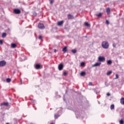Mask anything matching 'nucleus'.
Returning <instances> with one entry per match:
<instances>
[{
    "label": "nucleus",
    "mask_w": 124,
    "mask_h": 124,
    "mask_svg": "<svg viewBox=\"0 0 124 124\" xmlns=\"http://www.w3.org/2000/svg\"><path fill=\"white\" fill-rule=\"evenodd\" d=\"M101 46L104 49H108L109 48V43L107 41H103L101 44Z\"/></svg>",
    "instance_id": "nucleus-1"
},
{
    "label": "nucleus",
    "mask_w": 124,
    "mask_h": 124,
    "mask_svg": "<svg viewBox=\"0 0 124 124\" xmlns=\"http://www.w3.org/2000/svg\"><path fill=\"white\" fill-rule=\"evenodd\" d=\"M98 62H105V57L103 56H99L98 58Z\"/></svg>",
    "instance_id": "nucleus-2"
},
{
    "label": "nucleus",
    "mask_w": 124,
    "mask_h": 124,
    "mask_svg": "<svg viewBox=\"0 0 124 124\" xmlns=\"http://www.w3.org/2000/svg\"><path fill=\"white\" fill-rule=\"evenodd\" d=\"M6 65V62L4 61H2L0 62V67H3Z\"/></svg>",
    "instance_id": "nucleus-3"
},
{
    "label": "nucleus",
    "mask_w": 124,
    "mask_h": 124,
    "mask_svg": "<svg viewBox=\"0 0 124 124\" xmlns=\"http://www.w3.org/2000/svg\"><path fill=\"white\" fill-rule=\"evenodd\" d=\"M38 28L40 30H44L45 29V27L44 26V24L42 23H39L38 26Z\"/></svg>",
    "instance_id": "nucleus-4"
},
{
    "label": "nucleus",
    "mask_w": 124,
    "mask_h": 124,
    "mask_svg": "<svg viewBox=\"0 0 124 124\" xmlns=\"http://www.w3.org/2000/svg\"><path fill=\"white\" fill-rule=\"evenodd\" d=\"M101 64V62H96L95 64L92 65L93 67H97V66H100Z\"/></svg>",
    "instance_id": "nucleus-5"
},
{
    "label": "nucleus",
    "mask_w": 124,
    "mask_h": 124,
    "mask_svg": "<svg viewBox=\"0 0 124 124\" xmlns=\"http://www.w3.org/2000/svg\"><path fill=\"white\" fill-rule=\"evenodd\" d=\"M58 69L59 70H62L63 69V64L61 63L58 65Z\"/></svg>",
    "instance_id": "nucleus-6"
},
{
    "label": "nucleus",
    "mask_w": 124,
    "mask_h": 124,
    "mask_svg": "<svg viewBox=\"0 0 124 124\" xmlns=\"http://www.w3.org/2000/svg\"><path fill=\"white\" fill-rule=\"evenodd\" d=\"M14 12L15 14H20V13H21V11H20L19 9H15Z\"/></svg>",
    "instance_id": "nucleus-7"
},
{
    "label": "nucleus",
    "mask_w": 124,
    "mask_h": 124,
    "mask_svg": "<svg viewBox=\"0 0 124 124\" xmlns=\"http://www.w3.org/2000/svg\"><path fill=\"white\" fill-rule=\"evenodd\" d=\"M62 51L63 53H66L67 52V46H65L63 48Z\"/></svg>",
    "instance_id": "nucleus-8"
},
{
    "label": "nucleus",
    "mask_w": 124,
    "mask_h": 124,
    "mask_svg": "<svg viewBox=\"0 0 124 124\" xmlns=\"http://www.w3.org/2000/svg\"><path fill=\"white\" fill-rule=\"evenodd\" d=\"M8 103H5V102H4L3 103H1L0 104V106H3V105H4V106H8Z\"/></svg>",
    "instance_id": "nucleus-9"
},
{
    "label": "nucleus",
    "mask_w": 124,
    "mask_h": 124,
    "mask_svg": "<svg viewBox=\"0 0 124 124\" xmlns=\"http://www.w3.org/2000/svg\"><path fill=\"white\" fill-rule=\"evenodd\" d=\"M62 24H63V21H59L57 23V25L58 26H62Z\"/></svg>",
    "instance_id": "nucleus-10"
},
{
    "label": "nucleus",
    "mask_w": 124,
    "mask_h": 124,
    "mask_svg": "<svg viewBox=\"0 0 124 124\" xmlns=\"http://www.w3.org/2000/svg\"><path fill=\"white\" fill-rule=\"evenodd\" d=\"M35 67L36 69H39V68H40V65L39 64H36L35 66Z\"/></svg>",
    "instance_id": "nucleus-11"
},
{
    "label": "nucleus",
    "mask_w": 124,
    "mask_h": 124,
    "mask_svg": "<svg viewBox=\"0 0 124 124\" xmlns=\"http://www.w3.org/2000/svg\"><path fill=\"white\" fill-rule=\"evenodd\" d=\"M60 114L59 113H56L54 114V118L55 119H57L58 118H59V117H60Z\"/></svg>",
    "instance_id": "nucleus-12"
},
{
    "label": "nucleus",
    "mask_w": 124,
    "mask_h": 124,
    "mask_svg": "<svg viewBox=\"0 0 124 124\" xmlns=\"http://www.w3.org/2000/svg\"><path fill=\"white\" fill-rule=\"evenodd\" d=\"M106 11H107V14H108V15H109V14H110V13H111L110 10V8H108L107 9Z\"/></svg>",
    "instance_id": "nucleus-13"
},
{
    "label": "nucleus",
    "mask_w": 124,
    "mask_h": 124,
    "mask_svg": "<svg viewBox=\"0 0 124 124\" xmlns=\"http://www.w3.org/2000/svg\"><path fill=\"white\" fill-rule=\"evenodd\" d=\"M16 47H17V45H16V44H11L12 48H16Z\"/></svg>",
    "instance_id": "nucleus-14"
},
{
    "label": "nucleus",
    "mask_w": 124,
    "mask_h": 124,
    "mask_svg": "<svg viewBox=\"0 0 124 124\" xmlns=\"http://www.w3.org/2000/svg\"><path fill=\"white\" fill-rule=\"evenodd\" d=\"M107 64H108V65H110L111 64H112V61L110 60H108L107 62Z\"/></svg>",
    "instance_id": "nucleus-15"
},
{
    "label": "nucleus",
    "mask_w": 124,
    "mask_h": 124,
    "mask_svg": "<svg viewBox=\"0 0 124 124\" xmlns=\"http://www.w3.org/2000/svg\"><path fill=\"white\" fill-rule=\"evenodd\" d=\"M120 102L122 104L124 105V98H122L120 100Z\"/></svg>",
    "instance_id": "nucleus-16"
},
{
    "label": "nucleus",
    "mask_w": 124,
    "mask_h": 124,
    "mask_svg": "<svg viewBox=\"0 0 124 124\" xmlns=\"http://www.w3.org/2000/svg\"><path fill=\"white\" fill-rule=\"evenodd\" d=\"M85 75H86V72H81L80 73V76H81L84 77V76H85Z\"/></svg>",
    "instance_id": "nucleus-17"
},
{
    "label": "nucleus",
    "mask_w": 124,
    "mask_h": 124,
    "mask_svg": "<svg viewBox=\"0 0 124 124\" xmlns=\"http://www.w3.org/2000/svg\"><path fill=\"white\" fill-rule=\"evenodd\" d=\"M1 37H2V38L6 37V33H3L1 35Z\"/></svg>",
    "instance_id": "nucleus-18"
},
{
    "label": "nucleus",
    "mask_w": 124,
    "mask_h": 124,
    "mask_svg": "<svg viewBox=\"0 0 124 124\" xmlns=\"http://www.w3.org/2000/svg\"><path fill=\"white\" fill-rule=\"evenodd\" d=\"M68 18L69 19H73V16L71 15H68Z\"/></svg>",
    "instance_id": "nucleus-19"
},
{
    "label": "nucleus",
    "mask_w": 124,
    "mask_h": 124,
    "mask_svg": "<svg viewBox=\"0 0 124 124\" xmlns=\"http://www.w3.org/2000/svg\"><path fill=\"white\" fill-rule=\"evenodd\" d=\"M84 26L85 27H90L91 25L88 22H85Z\"/></svg>",
    "instance_id": "nucleus-20"
},
{
    "label": "nucleus",
    "mask_w": 124,
    "mask_h": 124,
    "mask_svg": "<svg viewBox=\"0 0 124 124\" xmlns=\"http://www.w3.org/2000/svg\"><path fill=\"white\" fill-rule=\"evenodd\" d=\"M111 74H112V71H108L107 73V75H108V76H109V75H111Z\"/></svg>",
    "instance_id": "nucleus-21"
},
{
    "label": "nucleus",
    "mask_w": 124,
    "mask_h": 124,
    "mask_svg": "<svg viewBox=\"0 0 124 124\" xmlns=\"http://www.w3.org/2000/svg\"><path fill=\"white\" fill-rule=\"evenodd\" d=\"M6 81L7 83H10V82H11V79L9 78H6Z\"/></svg>",
    "instance_id": "nucleus-22"
},
{
    "label": "nucleus",
    "mask_w": 124,
    "mask_h": 124,
    "mask_svg": "<svg viewBox=\"0 0 124 124\" xmlns=\"http://www.w3.org/2000/svg\"><path fill=\"white\" fill-rule=\"evenodd\" d=\"M97 17H101L102 16V14L101 13H99L98 14H96Z\"/></svg>",
    "instance_id": "nucleus-23"
},
{
    "label": "nucleus",
    "mask_w": 124,
    "mask_h": 124,
    "mask_svg": "<svg viewBox=\"0 0 124 124\" xmlns=\"http://www.w3.org/2000/svg\"><path fill=\"white\" fill-rule=\"evenodd\" d=\"M114 108H115V105H111L110 106V109H111V110H113V109H114Z\"/></svg>",
    "instance_id": "nucleus-24"
},
{
    "label": "nucleus",
    "mask_w": 124,
    "mask_h": 124,
    "mask_svg": "<svg viewBox=\"0 0 124 124\" xmlns=\"http://www.w3.org/2000/svg\"><path fill=\"white\" fill-rule=\"evenodd\" d=\"M80 66H85V62H82L80 63Z\"/></svg>",
    "instance_id": "nucleus-25"
},
{
    "label": "nucleus",
    "mask_w": 124,
    "mask_h": 124,
    "mask_svg": "<svg viewBox=\"0 0 124 124\" xmlns=\"http://www.w3.org/2000/svg\"><path fill=\"white\" fill-rule=\"evenodd\" d=\"M63 75L64 76H66V75H67V72L66 71L63 72Z\"/></svg>",
    "instance_id": "nucleus-26"
},
{
    "label": "nucleus",
    "mask_w": 124,
    "mask_h": 124,
    "mask_svg": "<svg viewBox=\"0 0 124 124\" xmlns=\"http://www.w3.org/2000/svg\"><path fill=\"white\" fill-rule=\"evenodd\" d=\"M49 0L50 4H53V3H54V0Z\"/></svg>",
    "instance_id": "nucleus-27"
},
{
    "label": "nucleus",
    "mask_w": 124,
    "mask_h": 124,
    "mask_svg": "<svg viewBox=\"0 0 124 124\" xmlns=\"http://www.w3.org/2000/svg\"><path fill=\"white\" fill-rule=\"evenodd\" d=\"M72 52L73 53V54H75L77 52L76 49H72Z\"/></svg>",
    "instance_id": "nucleus-28"
},
{
    "label": "nucleus",
    "mask_w": 124,
    "mask_h": 124,
    "mask_svg": "<svg viewBox=\"0 0 124 124\" xmlns=\"http://www.w3.org/2000/svg\"><path fill=\"white\" fill-rule=\"evenodd\" d=\"M120 124H124V120H121L119 121Z\"/></svg>",
    "instance_id": "nucleus-29"
},
{
    "label": "nucleus",
    "mask_w": 124,
    "mask_h": 124,
    "mask_svg": "<svg viewBox=\"0 0 124 124\" xmlns=\"http://www.w3.org/2000/svg\"><path fill=\"white\" fill-rule=\"evenodd\" d=\"M115 79H119V75L116 74V77Z\"/></svg>",
    "instance_id": "nucleus-30"
},
{
    "label": "nucleus",
    "mask_w": 124,
    "mask_h": 124,
    "mask_svg": "<svg viewBox=\"0 0 124 124\" xmlns=\"http://www.w3.org/2000/svg\"><path fill=\"white\" fill-rule=\"evenodd\" d=\"M3 44V42H2V40H0V45H2Z\"/></svg>",
    "instance_id": "nucleus-31"
},
{
    "label": "nucleus",
    "mask_w": 124,
    "mask_h": 124,
    "mask_svg": "<svg viewBox=\"0 0 124 124\" xmlns=\"http://www.w3.org/2000/svg\"><path fill=\"white\" fill-rule=\"evenodd\" d=\"M39 39H42V36L41 35L39 36Z\"/></svg>",
    "instance_id": "nucleus-32"
},
{
    "label": "nucleus",
    "mask_w": 124,
    "mask_h": 124,
    "mask_svg": "<svg viewBox=\"0 0 124 124\" xmlns=\"http://www.w3.org/2000/svg\"><path fill=\"white\" fill-rule=\"evenodd\" d=\"M92 85H93V83H92V82L89 83V86H92Z\"/></svg>",
    "instance_id": "nucleus-33"
},
{
    "label": "nucleus",
    "mask_w": 124,
    "mask_h": 124,
    "mask_svg": "<svg viewBox=\"0 0 124 124\" xmlns=\"http://www.w3.org/2000/svg\"><path fill=\"white\" fill-rule=\"evenodd\" d=\"M112 46L114 48H116V45L115 44H113Z\"/></svg>",
    "instance_id": "nucleus-34"
},
{
    "label": "nucleus",
    "mask_w": 124,
    "mask_h": 124,
    "mask_svg": "<svg viewBox=\"0 0 124 124\" xmlns=\"http://www.w3.org/2000/svg\"><path fill=\"white\" fill-rule=\"evenodd\" d=\"M106 24H107L108 25V24H109V21L106 20Z\"/></svg>",
    "instance_id": "nucleus-35"
},
{
    "label": "nucleus",
    "mask_w": 124,
    "mask_h": 124,
    "mask_svg": "<svg viewBox=\"0 0 124 124\" xmlns=\"http://www.w3.org/2000/svg\"><path fill=\"white\" fill-rule=\"evenodd\" d=\"M107 95H108V96H110V95H111V94H110V93H107Z\"/></svg>",
    "instance_id": "nucleus-36"
},
{
    "label": "nucleus",
    "mask_w": 124,
    "mask_h": 124,
    "mask_svg": "<svg viewBox=\"0 0 124 124\" xmlns=\"http://www.w3.org/2000/svg\"><path fill=\"white\" fill-rule=\"evenodd\" d=\"M54 53H57V49H54Z\"/></svg>",
    "instance_id": "nucleus-37"
},
{
    "label": "nucleus",
    "mask_w": 124,
    "mask_h": 124,
    "mask_svg": "<svg viewBox=\"0 0 124 124\" xmlns=\"http://www.w3.org/2000/svg\"><path fill=\"white\" fill-rule=\"evenodd\" d=\"M95 93H96V94H98V93H99V92H97L96 91H95Z\"/></svg>",
    "instance_id": "nucleus-38"
},
{
    "label": "nucleus",
    "mask_w": 124,
    "mask_h": 124,
    "mask_svg": "<svg viewBox=\"0 0 124 124\" xmlns=\"http://www.w3.org/2000/svg\"><path fill=\"white\" fill-rule=\"evenodd\" d=\"M20 81H21V84H20V85H22V84H23V83H22V79L20 80Z\"/></svg>",
    "instance_id": "nucleus-39"
},
{
    "label": "nucleus",
    "mask_w": 124,
    "mask_h": 124,
    "mask_svg": "<svg viewBox=\"0 0 124 124\" xmlns=\"http://www.w3.org/2000/svg\"><path fill=\"white\" fill-rule=\"evenodd\" d=\"M50 124H54V123H51Z\"/></svg>",
    "instance_id": "nucleus-40"
}]
</instances>
